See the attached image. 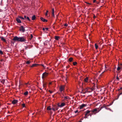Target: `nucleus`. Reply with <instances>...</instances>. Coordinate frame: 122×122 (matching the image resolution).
Returning a JSON list of instances; mask_svg holds the SVG:
<instances>
[{"mask_svg":"<svg viewBox=\"0 0 122 122\" xmlns=\"http://www.w3.org/2000/svg\"><path fill=\"white\" fill-rule=\"evenodd\" d=\"M46 87L45 88V90L46 89Z\"/></svg>","mask_w":122,"mask_h":122,"instance_id":"69168bd1","label":"nucleus"},{"mask_svg":"<svg viewBox=\"0 0 122 122\" xmlns=\"http://www.w3.org/2000/svg\"><path fill=\"white\" fill-rule=\"evenodd\" d=\"M18 102V101L16 100H14L12 102V104H16Z\"/></svg>","mask_w":122,"mask_h":122,"instance_id":"0eeeda50","label":"nucleus"},{"mask_svg":"<svg viewBox=\"0 0 122 122\" xmlns=\"http://www.w3.org/2000/svg\"><path fill=\"white\" fill-rule=\"evenodd\" d=\"M86 104H83L80 106V109H82L84 107H86Z\"/></svg>","mask_w":122,"mask_h":122,"instance_id":"6e6552de","label":"nucleus"},{"mask_svg":"<svg viewBox=\"0 0 122 122\" xmlns=\"http://www.w3.org/2000/svg\"><path fill=\"white\" fill-rule=\"evenodd\" d=\"M59 38V37L57 36H55V39L56 40H58Z\"/></svg>","mask_w":122,"mask_h":122,"instance_id":"4be33fe9","label":"nucleus"},{"mask_svg":"<svg viewBox=\"0 0 122 122\" xmlns=\"http://www.w3.org/2000/svg\"><path fill=\"white\" fill-rule=\"evenodd\" d=\"M85 3H86V4H88V5H91V4L88 3L87 2H86Z\"/></svg>","mask_w":122,"mask_h":122,"instance_id":"c03bdc74","label":"nucleus"},{"mask_svg":"<svg viewBox=\"0 0 122 122\" xmlns=\"http://www.w3.org/2000/svg\"><path fill=\"white\" fill-rule=\"evenodd\" d=\"M95 46L96 49H97L98 48V46L97 45V44L96 43L95 44Z\"/></svg>","mask_w":122,"mask_h":122,"instance_id":"b1692460","label":"nucleus"},{"mask_svg":"<svg viewBox=\"0 0 122 122\" xmlns=\"http://www.w3.org/2000/svg\"><path fill=\"white\" fill-rule=\"evenodd\" d=\"M39 65H41L44 68H45V66L43 64H39Z\"/></svg>","mask_w":122,"mask_h":122,"instance_id":"473e14b6","label":"nucleus"},{"mask_svg":"<svg viewBox=\"0 0 122 122\" xmlns=\"http://www.w3.org/2000/svg\"><path fill=\"white\" fill-rule=\"evenodd\" d=\"M73 64L74 66L76 65L77 64V62H73Z\"/></svg>","mask_w":122,"mask_h":122,"instance_id":"c85d7f7f","label":"nucleus"},{"mask_svg":"<svg viewBox=\"0 0 122 122\" xmlns=\"http://www.w3.org/2000/svg\"><path fill=\"white\" fill-rule=\"evenodd\" d=\"M24 19H27L29 21H30V20L28 17H26V16L25 15L24 16Z\"/></svg>","mask_w":122,"mask_h":122,"instance_id":"9b49d317","label":"nucleus"},{"mask_svg":"<svg viewBox=\"0 0 122 122\" xmlns=\"http://www.w3.org/2000/svg\"><path fill=\"white\" fill-rule=\"evenodd\" d=\"M91 111L92 112L94 113L95 114L96 113H98L99 112V111H98L97 109L96 108L94 109Z\"/></svg>","mask_w":122,"mask_h":122,"instance_id":"20e7f679","label":"nucleus"},{"mask_svg":"<svg viewBox=\"0 0 122 122\" xmlns=\"http://www.w3.org/2000/svg\"><path fill=\"white\" fill-rule=\"evenodd\" d=\"M40 89L41 90V91H42V89H41V88H40Z\"/></svg>","mask_w":122,"mask_h":122,"instance_id":"0e129e2a","label":"nucleus"},{"mask_svg":"<svg viewBox=\"0 0 122 122\" xmlns=\"http://www.w3.org/2000/svg\"><path fill=\"white\" fill-rule=\"evenodd\" d=\"M52 16L53 17H54V12H52Z\"/></svg>","mask_w":122,"mask_h":122,"instance_id":"c9c22d12","label":"nucleus"},{"mask_svg":"<svg viewBox=\"0 0 122 122\" xmlns=\"http://www.w3.org/2000/svg\"><path fill=\"white\" fill-rule=\"evenodd\" d=\"M105 108L106 109H107V108L105 106V105H103V106H102L101 107V108Z\"/></svg>","mask_w":122,"mask_h":122,"instance_id":"bb28decb","label":"nucleus"},{"mask_svg":"<svg viewBox=\"0 0 122 122\" xmlns=\"http://www.w3.org/2000/svg\"><path fill=\"white\" fill-rule=\"evenodd\" d=\"M117 80H119V78H118V76H117Z\"/></svg>","mask_w":122,"mask_h":122,"instance_id":"6e6d98bb","label":"nucleus"},{"mask_svg":"<svg viewBox=\"0 0 122 122\" xmlns=\"http://www.w3.org/2000/svg\"><path fill=\"white\" fill-rule=\"evenodd\" d=\"M30 37L31 38H30V40H31L32 38L33 37V36L32 34H31L30 35Z\"/></svg>","mask_w":122,"mask_h":122,"instance_id":"72a5a7b5","label":"nucleus"},{"mask_svg":"<svg viewBox=\"0 0 122 122\" xmlns=\"http://www.w3.org/2000/svg\"><path fill=\"white\" fill-rule=\"evenodd\" d=\"M121 67H120V65H119V66H118V67L117 69V70L118 71H119L121 69Z\"/></svg>","mask_w":122,"mask_h":122,"instance_id":"a211bd4d","label":"nucleus"},{"mask_svg":"<svg viewBox=\"0 0 122 122\" xmlns=\"http://www.w3.org/2000/svg\"><path fill=\"white\" fill-rule=\"evenodd\" d=\"M43 87L44 88H45V87H46V82H44V81H43Z\"/></svg>","mask_w":122,"mask_h":122,"instance_id":"2eb2a0df","label":"nucleus"},{"mask_svg":"<svg viewBox=\"0 0 122 122\" xmlns=\"http://www.w3.org/2000/svg\"><path fill=\"white\" fill-rule=\"evenodd\" d=\"M87 92H88L87 90L86 89V90L83 89L82 90L81 93L84 94H85Z\"/></svg>","mask_w":122,"mask_h":122,"instance_id":"423d86ee","label":"nucleus"},{"mask_svg":"<svg viewBox=\"0 0 122 122\" xmlns=\"http://www.w3.org/2000/svg\"><path fill=\"white\" fill-rule=\"evenodd\" d=\"M40 19L43 22H47L48 21V20H47L44 19L42 17L40 18Z\"/></svg>","mask_w":122,"mask_h":122,"instance_id":"1a4fd4ad","label":"nucleus"},{"mask_svg":"<svg viewBox=\"0 0 122 122\" xmlns=\"http://www.w3.org/2000/svg\"><path fill=\"white\" fill-rule=\"evenodd\" d=\"M13 40L15 41L24 42L25 43H28V42L26 40V37L24 36L19 37L17 36H15L13 39Z\"/></svg>","mask_w":122,"mask_h":122,"instance_id":"f257e3e1","label":"nucleus"},{"mask_svg":"<svg viewBox=\"0 0 122 122\" xmlns=\"http://www.w3.org/2000/svg\"><path fill=\"white\" fill-rule=\"evenodd\" d=\"M87 116H85L84 117V118H87Z\"/></svg>","mask_w":122,"mask_h":122,"instance_id":"864d4df0","label":"nucleus"},{"mask_svg":"<svg viewBox=\"0 0 122 122\" xmlns=\"http://www.w3.org/2000/svg\"><path fill=\"white\" fill-rule=\"evenodd\" d=\"M37 65H39V64H33L32 66H30L31 67H33L35 66H36Z\"/></svg>","mask_w":122,"mask_h":122,"instance_id":"ddd939ff","label":"nucleus"},{"mask_svg":"<svg viewBox=\"0 0 122 122\" xmlns=\"http://www.w3.org/2000/svg\"><path fill=\"white\" fill-rule=\"evenodd\" d=\"M49 91L50 92V93H51L53 92L52 91H51L50 90H49Z\"/></svg>","mask_w":122,"mask_h":122,"instance_id":"79ce46f5","label":"nucleus"},{"mask_svg":"<svg viewBox=\"0 0 122 122\" xmlns=\"http://www.w3.org/2000/svg\"><path fill=\"white\" fill-rule=\"evenodd\" d=\"M52 96H53V97H54V95H53Z\"/></svg>","mask_w":122,"mask_h":122,"instance_id":"774afa93","label":"nucleus"},{"mask_svg":"<svg viewBox=\"0 0 122 122\" xmlns=\"http://www.w3.org/2000/svg\"><path fill=\"white\" fill-rule=\"evenodd\" d=\"M49 11L48 10H47L46 11V12L45 14V16H47L48 15V12Z\"/></svg>","mask_w":122,"mask_h":122,"instance_id":"2f4dec72","label":"nucleus"},{"mask_svg":"<svg viewBox=\"0 0 122 122\" xmlns=\"http://www.w3.org/2000/svg\"><path fill=\"white\" fill-rule=\"evenodd\" d=\"M30 62H31L30 61H28L26 62V63L28 65H29L30 64Z\"/></svg>","mask_w":122,"mask_h":122,"instance_id":"cd10ccee","label":"nucleus"},{"mask_svg":"<svg viewBox=\"0 0 122 122\" xmlns=\"http://www.w3.org/2000/svg\"><path fill=\"white\" fill-rule=\"evenodd\" d=\"M96 3L97 4H98L99 3V2H97V1H96Z\"/></svg>","mask_w":122,"mask_h":122,"instance_id":"4d7b16f0","label":"nucleus"},{"mask_svg":"<svg viewBox=\"0 0 122 122\" xmlns=\"http://www.w3.org/2000/svg\"><path fill=\"white\" fill-rule=\"evenodd\" d=\"M45 29L44 28H43V31H45Z\"/></svg>","mask_w":122,"mask_h":122,"instance_id":"3c124183","label":"nucleus"},{"mask_svg":"<svg viewBox=\"0 0 122 122\" xmlns=\"http://www.w3.org/2000/svg\"><path fill=\"white\" fill-rule=\"evenodd\" d=\"M122 89V87H121V88L120 89H119V90H121Z\"/></svg>","mask_w":122,"mask_h":122,"instance_id":"680f3d73","label":"nucleus"},{"mask_svg":"<svg viewBox=\"0 0 122 122\" xmlns=\"http://www.w3.org/2000/svg\"><path fill=\"white\" fill-rule=\"evenodd\" d=\"M88 114H87L86 113L85 114V116H88L89 115H88Z\"/></svg>","mask_w":122,"mask_h":122,"instance_id":"ea45409f","label":"nucleus"},{"mask_svg":"<svg viewBox=\"0 0 122 122\" xmlns=\"http://www.w3.org/2000/svg\"><path fill=\"white\" fill-rule=\"evenodd\" d=\"M54 106V108H55V109L56 110H57L58 108V107H57L56 106Z\"/></svg>","mask_w":122,"mask_h":122,"instance_id":"412c9836","label":"nucleus"},{"mask_svg":"<svg viewBox=\"0 0 122 122\" xmlns=\"http://www.w3.org/2000/svg\"><path fill=\"white\" fill-rule=\"evenodd\" d=\"M36 18V17L34 15L32 17V20H34Z\"/></svg>","mask_w":122,"mask_h":122,"instance_id":"aec40b11","label":"nucleus"},{"mask_svg":"<svg viewBox=\"0 0 122 122\" xmlns=\"http://www.w3.org/2000/svg\"><path fill=\"white\" fill-rule=\"evenodd\" d=\"M5 80H2L1 81V82L3 84H4V83L5 82Z\"/></svg>","mask_w":122,"mask_h":122,"instance_id":"c756f323","label":"nucleus"},{"mask_svg":"<svg viewBox=\"0 0 122 122\" xmlns=\"http://www.w3.org/2000/svg\"><path fill=\"white\" fill-rule=\"evenodd\" d=\"M0 38L1 39V40L2 41L4 42H6V40L5 39H4V38L3 37H1Z\"/></svg>","mask_w":122,"mask_h":122,"instance_id":"f3484780","label":"nucleus"},{"mask_svg":"<svg viewBox=\"0 0 122 122\" xmlns=\"http://www.w3.org/2000/svg\"><path fill=\"white\" fill-rule=\"evenodd\" d=\"M88 77H86L84 79V82H88Z\"/></svg>","mask_w":122,"mask_h":122,"instance_id":"f8f14e48","label":"nucleus"},{"mask_svg":"<svg viewBox=\"0 0 122 122\" xmlns=\"http://www.w3.org/2000/svg\"><path fill=\"white\" fill-rule=\"evenodd\" d=\"M28 94V91H26L24 93V95H26Z\"/></svg>","mask_w":122,"mask_h":122,"instance_id":"393cba45","label":"nucleus"},{"mask_svg":"<svg viewBox=\"0 0 122 122\" xmlns=\"http://www.w3.org/2000/svg\"><path fill=\"white\" fill-rule=\"evenodd\" d=\"M64 89V86H61L60 87V90L61 92H62Z\"/></svg>","mask_w":122,"mask_h":122,"instance_id":"39448f33","label":"nucleus"},{"mask_svg":"<svg viewBox=\"0 0 122 122\" xmlns=\"http://www.w3.org/2000/svg\"><path fill=\"white\" fill-rule=\"evenodd\" d=\"M96 0H93V3H95L96 2Z\"/></svg>","mask_w":122,"mask_h":122,"instance_id":"603ef678","label":"nucleus"},{"mask_svg":"<svg viewBox=\"0 0 122 122\" xmlns=\"http://www.w3.org/2000/svg\"><path fill=\"white\" fill-rule=\"evenodd\" d=\"M48 73L46 72H45L44 73L42 74V78L43 79L44 78L46 77L47 76H48Z\"/></svg>","mask_w":122,"mask_h":122,"instance_id":"f03ea898","label":"nucleus"},{"mask_svg":"<svg viewBox=\"0 0 122 122\" xmlns=\"http://www.w3.org/2000/svg\"><path fill=\"white\" fill-rule=\"evenodd\" d=\"M104 72V71H103L102 72V73L100 75V76H102V74H103V73Z\"/></svg>","mask_w":122,"mask_h":122,"instance_id":"13d9d810","label":"nucleus"},{"mask_svg":"<svg viewBox=\"0 0 122 122\" xmlns=\"http://www.w3.org/2000/svg\"><path fill=\"white\" fill-rule=\"evenodd\" d=\"M45 29L47 31L48 30V28H45Z\"/></svg>","mask_w":122,"mask_h":122,"instance_id":"de8ad7c7","label":"nucleus"},{"mask_svg":"<svg viewBox=\"0 0 122 122\" xmlns=\"http://www.w3.org/2000/svg\"><path fill=\"white\" fill-rule=\"evenodd\" d=\"M0 54L1 55L3 54V52L1 50H0Z\"/></svg>","mask_w":122,"mask_h":122,"instance_id":"e433bc0d","label":"nucleus"},{"mask_svg":"<svg viewBox=\"0 0 122 122\" xmlns=\"http://www.w3.org/2000/svg\"><path fill=\"white\" fill-rule=\"evenodd\" d=\"M79 122H82L81 121H80Z\"/></svg>","mask_w":122,"mask_h":122,"instance_id":"338daca9","label":"nucleus"},{"mask_svg":"<svg viewBox=\"0 0 122 122\" xmlns=\"http://www.w3.org/2000/svg\"><path fill=\"white\" fill-rule=\"evenodd\" d=\"M64 97L65 100H67L69 98V97L68 96L65 97Z\"/></svg>","mask_w":122,"mask_h":122,"instance_id":"7c9ffc66","label":"nucleus"},{"mask_svg":"<svg viewBox=\"0 0 122 122\" xmlns=\"http://www.w3.org/2000/svg\"><path fill=\"white\" fill-rule=\"evenodd\" d=\"M64 26H67L68 25L67 24H65L64 25Z\"/></svg>","mask_w":122,"mask_h":122,"instance_id":"a19ab883","label":"nucleus"},{"mask_svg":"<svg viewBox=\"0 0 122 122\" xmlns=\"http://www.w3.org/2000/svg\"><path fill=\"white\" fill-rule=\"evenodd\" d=\"M73 59L72 57H70L68 61L69 62H71L72 61Z\"/></svg>","mask_w":122,"mask_h":122,"instance_id":"4468645a","label":"nucleus"},{"mask_svg":"<svg viewBox=\"0 0 122 122\" xmlns=\"http://www.w3.org/2000/svg\"><path fill=\"white\" fill-rule=\"evenodd\" d=\"M19 30L23 32H24L25 31V28L23 26L21 25L19 27Z\"/></svg>","mask_w":122,"mask_h":122,"instance_id":"7ed1b4c3","label":"nucleus"},{"mask_svg":"<svg viewBox=\"0 0 122 122\" xmlns=\"http://www.w3.org/2000/svg\"><path fill=\"white\" fill-rule=\"evenodd\" d=\"M51 108L54 111H55V108L54 107V106H53Z\"/></svg>","mask_w":122,"mask_h":122,"instance_id":"f704fd0d","label":"nucleus"},{"mask_svg":"<svg viewBox=\"0 0 122 122\" xmlns=\"http://www.w3.org/2000/svg\"><path fill=\"white\" fill-rule=\"evenodd\" d=\"M92 113H90L89 114V115H90V116L91 117V116L92 115Z\"/></svg>","mask_w":122,"mask_h":122,"instance_id":"5fc2aeb1","label":"nucleus"},{"mask_svg":"<svg viewBox=\"0 0 122 122\" xmlns=\"http://www.w3.org/2000/svg\"><path fill=\"white\" fill-rule=\"evenodd\" d=\"M25 104H22V106L23 107H25Z\"/></svg>","mask_w":122,"mask_h":122,"instance_id":"4c0bfd02","label":"nucleus"},{"mask_svg":"<svg viewBox=\"0 0 122 122\" xmlns=\"http://www.w3.org/2000/svg\"><path fill=\"white\" fill-rule=\"evenodd\" d=\"M91 111H89V110H87V111H86L85 112L87 114H88L90 113Z\"/></svg>","mask_w":122,"mask_h":122,"instance_id":"5701e85b","label":"nucleus"},{"mask_svg":"<svg viewBox=\"0 0 122 122\" xmlns=\"http://www.w3.org/2000/svg\"><path fill=\"white\" fill-rule=\"evenodd\" d=\"M18 18H20L21 19H22V20H24V18L23 17H21V16H18Z\"/></svg>","mask_w":122,"mask_h":122,"instance_id":"a878e982","label":"nucleus"},{"mask_svg":"<svg viewBox=\"0 0 122 122\" xmlns=\"http://www.w3.org/2000/svg\"><path fill=\"white\" fill-rule=\"evenodd\" d=\"M16 20L17 22L18 23H20L21 22L20 20L18 17L17 18Z\"/></svg>","mask_w":122,"mask_h":122,"instance_id":"9d476101","label":"nucleus"},{"mask_svg":"<svg viewBox=\"0 0 122 122\" xmlns=\"http://www.w3.org/2000/svg\"><path fill=\"white\" fill-rule=\"evenodd\" d=\"M52 12H54V8L52 9Z\"/></svg>","mask_w":122,"mask_h":122,"instance_id":"a18cd8bd","label":"nucleus"},{"mask_svg":"<svg viewBox=\"0 0 122 122\" xmlns=\"http://www.w3.org/2000/svg\"><path fill=\"white\" fill-rule=\"evenodd\" d=\"M25 49L26 50H27L28 48V46H25Z\"/></svg>","mask_w":122,"mask_h":122,"instance_id":"58836bf2","label":"nucleus"},{"mask_svg":"<svg viewBox=\"0 0 122 122\" xmlns=\"http://www.w3.org/2000/svg\"><path fill=\"white\" fill-rule=\"evenodd\" d=\"M119 65H120V67H122V64H120Z\"/></svg>","mask_w":122,"mask_h":122,"instance_id":"09e8293b","label":"nucleus"},{"mask_svg":"<svg viewBox=\"0 0 122 122\" xmlns=\"http://www.w3.org/2000/svg\"><path fill=\"white\" fill-rule=\"evenodd\" d=\"M65 105V104L64 102L62 103L60 105V107H62L64 106Z\"/></svg>","mask_w":122,"mask_h":122,"instance_id":"dca6fc26","label":"nucleus"},{"mask_svg":"<svg viewBox=\"0 0 122 122\" xmlns=\"http://www.w3.org/2000/svg\"><path fill=\"white\" fill-rule=\"evenodd\" d=\"M116 66H115V67H114V69H116Z\"/></svg>","mask_w":122,"mask_h":122,"instance_id":"e2e57ef3","label":"nucleus"},{"mask_svg":"<svg viewBox=\"0 0 122 122\" xmlns=\"http://www.w3.org/2000/svg\"><path fill=\"white\" fill-rule=\"evenodd\" d=\"M94 18H95L96 17V16H95V15H94Z\"/></svg>","mask_w":122,"mask_h":122,"instance_id":"052dcab7","label":"nucleus"},{"mask_svg":"<svg viewBox=\"0 0 122 122\" xmlns=\"http://www.w3.org/2000/svg\"><path fill=\"white\" fill-rule=\"evenodd\" d=\"M60 103H59L58 104V107H60Z\"/></svg>","mask_w":122,"mask_h":122,"instance_id":"8fccbe9b","label":"nucleus"},{"mask_svg":"<svg viewBox=\"0 0 122 122\" xmlns=\"http://www.w3.org/2000/svg\"><path fill=\"white\" fill-rule=\"evenodd\" d=\"M51 82H50L49 83V85H51Z\"/></svg>","mask_w":122,"mask_h":122,"instance_id":"bf43d9fd","label":"nucleus"},{"mask_svg":"<svg viewBox=\"0 0 122 122\" xmlns=\"http://www.w3.org/2000/svg\"><path fill=\"white\" fill-rule=\"evenodd\" d=\"M122 94V92H121V93H120L119 95H118V97H119V96H120V95H121Z\"/></svg>","mask_w":122,"mask_h":122,"instance_id":"49530a36","label":"nucleus"},{"mask_svg":"<svg viewBox=\"0 0 122 122\" xmlns=\"http://www.w3.org/2000/svg\"><path fill=\"white\" fill-rule=\"evenodd\" d=\"M47 109L48 110H51L52 109V108H51L50 106H49L47 107Z\"/></svg>","mask_w":122,"mask_h":122,"instance_id":"6ab92c4d","label":"nucleus"},{"mask_svg":"<svg viewBox=\"0 0 122 122\" xmlns=\"http://www.w3.org/2000/svg\"><path fill=\"white\" fill-rule=\"evenodd\" d=\"M78 112V110H76V111H75V113H76L77 112Z\"/></svg>","mask_w":122,"mask_h":122,"instance_id":"37998d69","label":"nucleus"}]
</instances>
